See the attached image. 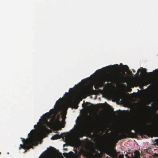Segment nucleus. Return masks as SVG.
<instances>
[{
    "instance_id": "obj_4",
    "label": "nucleus",
    "mask_w": 158,
    "mask_h": 158,
    "mask_svg": "<svg viewBox=\"0 0 158 158\" xmlns=\"http://www.w3.org/2000/svg\"><path fill=\"white\" fill-rule=\"evenodd\" d=\"M83 155L86 158H100L102 157L101 153L95 149H93L90 151H85Z\"/></svg>"
},
{
    "instance_id": "obj_20",
    "label": "nucleus",
    "mask_w": 158,
    "mask_h": 158,
    "mask_svg": "<svg viewBox=\"0 0 158 158\" xmlns=\"http://www.w3.org/2000/svg\"><path fill=\"white\" fill-rule=\"evenodd\" d=\"M86 81V80L85 79H84V80H83L82 81Z\"/></svg>"
},
{
    "instance_id": "obj_3",
    "label": "nucleus",
    "mask_w": 158,
    "mask_h": 158,
    "mask_svg": "<svg viewBox=\"0 0 158 158\" xmlns=\"http://www.w3.org/2000/svg\"><path fill=\"white\" fill-rule=\"evenodd\" d=\"M37 139L35 137H33L29 139H27L24 142L23 144H20L19 149L22 148L23 149H29L32 147L34 143L36 141Z\"/></svg>"
},
{
    "instance_id": "obj_5",
    "label": "nucleus",
    "mask_w": 158,
    "mask_h": 158,
    "mask_svg": "<svg viewBox=\"0 0 158 158\" xmlns=\"http://www.w3.org/2000/svg\"><path fill=\"white\" fill-rule=\"evenodd\" d=\"M120 134H117V138L118 140H120L124 139H126L127 138H134L135 137L128 132L125 129L120 132Z\"/></svg>"
},
{
    "instance_id": "obj_22",
    "label": "nucleus",
    "mask_w": 158,
    "mask_h": 158,
    "mask_svg": "<svg viewBox=\"0 0 158 158\" xmlns=\"http://www.w3.org/2000/svg\"><path fill=\"white\" fill-rule=\"evenodd\" d=\"M131 89H130V90H129V91L131 92Z\"/></svg>"
},
{
    "instance_id": "obj_23",
    "label": "nucleus",
    "mask_w": 158,
    "mask_h": 158,
    "mask_svg": "<svg viewBox=\"0 0 158 158\" xmlns=\"http://www.w3.org/2000/svg\"><path fill=\"white\" fill-rule=\"evenodd\" d=\"M65 94H67V95H68L69 94V93H65Z\"/></svg>"
},
{
    "instance_id": "obj_24",
    "label": "nucleus",
    "mask_w": 158,
    "mask_h": 158,
    "mask_svg": "<svg viewBox=\"0 0 158 158\" xmlns=\"http://www.w3.org/2000/svg\"><path fill=\"white\" fill-rule=\"evenodd\" d=\"M73 88H71V89H70L69 90H70V89H72L73 90Z\"/></svg>"
},
{
    "instance_id": "obj_25",
    "label": "nucleus",
    "mask_w": 158,
    "mask_h": 158,
    "mask_svg": "<svg viewBox=\"0 0 158 158\" xmlns=\"http://www.w3.org/2000/svg\"><path fill=\"white\" fill-rule=\"evenodd\" d=\"M46 114H48H48H49V113H46Z\"/></svg>"
},
{
    "instance_id": "obj_19",
    "label": "nucleus",
    "mask_w": 158,
    "mask_h": 158,
    "mask_svg": "<svg viewBox=\"0 0 158 158\" xmlns=\"http://www.w3.org/2000/svg\"><path fill=\"white\" fill-rule=\"evenodd\" d=\"M86 104L87 105H88L89 104V103L88 102H86Z\"/></svg>"
},
{
    "instance_id": "obj_13",
    "label": "nucleus",
    "mask_w": 158,
    "mask_h": 158,
    "mask_svg": "<svg viewBox=\"0 0 158 158\" xmlns=\"http://www.w3.org/2000/svg\"><path fill=\"white\" fill-rule=\"evenodd\" d=\"M66 118V116L64 115H62V118L63 120H64Z\"/></svg>"
},
{
    "instance_id": "obj_1",
    "label": "nucleus",
    "mask_w": 158,
    "mask_h": 158,
    "mask_svg": "<svg viewBox=\"0 0 158 158\" xmlns=\"http://www.w3.org/2000/svg\"><path fill=\"white\" fill-rule=\"evenodd\" d=\"M148 123L147 122L144 123L141 120L138 122L137 126H129L125 129L135 137L137 133L141 136L146 135L151 137H158V127L149 125Z\"/></svg>"
},
{
    "instance_id": "obj_31",
    "label": "nucleus",
    "mask_w": 158,
    "mask_h": 158,
    "mask_svg": "<svg viewBox=\"0 0 158 158\" xmlns=\"http://www.w3.org/2000/svg\"><path fill=\"white\" fill-rule=\"evenodd\" d=\"M98 71H100V70H98Z\"/></svg>"
},
{
    "instance_id": "obj_27",
    "label": "nucleus",
    "mask_w": 158,
    "mask_h": 158,
    "mask_svg": "<svg viewBox=\"0 0 158 158\" xmlns=\"http://www.w3.org/2000/svg\"><path fill=\"white\" fill-rule=\"evenodd\" d=\"M57 105L58 106H59V104H57Z\"/></svg>"
},
{
    "instance_id": "obj_10",
    "label": "nucleus",
    "mask_w": 158,
    "mask_h": 158,
    "mask_svg": "<svg viewBox=\"0 0 158 158\" xmlns=\"http://www.w3.org/2000/svg\"><path fill=\"white\" fill-rule=\"evenodd\" d=\"M50 130L47 128L45 125L43 126L42 129L40 131V133L43 135H45L49 133Z\"/></svg>"
},
{
    "instance_id": "obj_30",
    "label": "nucleus",
    "mask_w": 158,
    "mask_h": 158,
    "mask_svg": "<svg viewBox=\"0 0 158 158\" xmlns=\"http://www.w3.org/2000/svg\"><path fill=\"white\" fill-rule=\"evenodd\" d=\"M140 70V69H138V72Z\"/></svg>"
},
{
    "instance_id": "obj_21",
    "label": "nucleus",
    "mask_w": 158,
    "mask_h": 158,
    "mask_svg": "<svg viewBox=\"0 0 158 158\" xmlns=\"http://www.w3.org/2000/svg\"><path fill=\"white\" fill-rule=\"evenodd\" d=\"M64 125H63L62 126V127H63V128L64 127Z\"/></svg>"
},
{
    "instance_id": "obj_12",
    "label": "nucleus",
    "mask_w": 158,
    "mask_h": 158,
    "mask_svg": "<svg viewBox=\"0 0 158 158\" xmlns=\"http://www.w3.org/2000/svg\"><path fill=\"white\" fill-rule=\"evenodd\" d=\"M88 108L91 109H93L94 108V107L93 106H92V105H89L88 106H87Z\"/></svg>"
},
{
    "instance_id": "obj_9",
    "label": "nucleus",
    "mask_w": 158,
    "mask_h": 158,
    "mask_svg": "<svg viewBox=\"0 0 158 158\" xmlns=\"http://www.w3.org/2000/svg\"><path fill=\"white\" fill-rule=\"evenodd\" d=\"M60 122L58 118L56 119L55 122L53 121H52L51 122H48L47 120L46 121V125L47 127H49L50 128L54 124H58L59 123H61Z\"/></svg>"
},
{
    "instance_id": "obj_29",
    "label": "nucleus",
    "mask_w": 158,
    "mask_h": 158,
    "mask_svg": "<svg viewBox=\"0 0 158 158\" xmlns=\"http://www.w3.org/2000/svg\"><path fill=\"white\" fill-rule=\"evenodd\" d=\"M118 111H116V112H117V113H118Z\"/></svg>"
},
{
    "instance_id": "obj_26",
    "label": "nucleus",
    "mask_w": 158,
    "mask_h": 158,
    "mask_svg": "<svg viewBox=\"0 0 158 158\" xmlns=\"http://www.w3.org/2000/svg\"><path fill=\"white\" fill-rule=\"evenodd\" d=\"M98 121H99V119H98Z\"/></svg>"
},
{
    "instance_id": "obj_15",
    "label": "nucleus",
    "mask_w": 158,
    "mask_h": 158,
    "mask_svg": "<svg viewBox=\"0 0 158 158\" xmlns=\"http://www.w3.org/2000/svg\"><path fill=\"white\" fill-rule=\"evenodd\" d=\"M124 156L123 155H119V158H123Z\"/></svg>"
},
{
    "instance_id": "obj_17",
    "label": "nucleus",
    "mask_w": 158,
    "mask_h": 158,
    "mask_svg": "<svg viewBox=\"0 0 158 158\" xmlns=\"http://www.w3.org/2000/svg\"><path fill=\"white\" fill-rule=\"evenodd\" d=\"M128 70H129V71L130 73L131 74H132V72L129 69H128Z\"/></svg>"
},
{
    "instance_id": "obj_28",
    "label": "nucleus",
    "mask_w": 158,
    "mask_h": 158,
    "mask_svg": "<svg viewBox=\"0 0 158 158\" xmlns=\"http://www.w3.org/2000/svg\"><path fill=\"white\" fill-rule=\"evenodd\" d=\"M58 102V101H57V102H56V104H57V102Z\"/></svg>"
},
{
    "instance_id": "obj_18",
    "label": "nucleus",
    "mask_w": 158,
    "mask_h": 158,
    "mask_svg": "<svg viewBox=\"0 0 158 158\" xmlns=\"http://www.w3.org/2000/svg\"><path fill=\"white\" fill-rule=\"evenodd\" d=\"M36 127H37V125H35L34 126V127L35 128Z\"/></svg>"
},
{
    "instance_id": "obj_16",
    "label": "nucleus",
    "mask_w": 158,
    "mask_h": 158,
    "mask_svg": "<svg viewBox=\"0 0 158 158\" xmlns=\"http://www.w3.org/2000/svg\"><path fill=\"white\" fill-rule=\"evenodd\" d=\"M78 106L77 105V104L75 105V106H74V108L75 109H77L78 108Z\"/></svg>"
},
{
    "instance_id": "obj_11",
    "label": "nucleus",
    "mask_w": 158,
    "mask_h": 158,
    "mask_svg": "<svg viewBox=\"0 0 158 158\" xmlns=\"http://www.w3.org/2000/svg\"><path fill=\"white\" fill-rule=\"evenodd\" d=\"M64 134L62 133L60 135L56 134L51 138V139L52 140L60 139L62 137H64Z\"/></svg>"
},
{
    "instance_id": "obj_2",
    "label": "nucleus",
    "mask_w": 158,
    "mask_h": 158,
    "mask_svg": "<svg viewBox=\"0 0 158 158\" xmlns=\"http://www.w3.org/2000/svg\"><path fill=\"white\" fill-rule=\"evenodd\" d=\"M126 77L122 75V74H120L119 77H115L111 75H110L107 77H105L103 79V80L100 81L97 84L94 86V87L96 89H98L99 87L103 85L104 82L105 81H107L108 82L114 81H121L123 83L125 82L126 81Z\"/></svg>"
},
{
    "instance_id": "obj_7",
    "label": "nucleus",
    "mask_w": 158,
    "mask_h": 158,
    "mask_svg": "<svg viewBox=\"0 0 158 158\" xmlns=\"http://www.w3.org/2000/svg\"><path fill=\"white\" fill-rule=\"evenodd\" d=\"M140 154L139 152L136 150L134 152H129L125 154V156L128 158H140Z\"/></svg>"
},
{
    "instance_id": "obj_8",
    "label": "nucleus",
    "mask_w": 158,
    "mask_h": 158,
    "mask_svg": "<svg viewBox=\"0 0 158 158\" xmlns=\"http://www.w3.org/2000/svg\"><path fill=\"white\" fill-rule=\"evenodd\" d=\"M94 92V90L93 89V86H92L91 87L86 89L84 91L82 92V94L83 95H87V96H89L92 95Z\"/></svg>"
},
{
    "instance_id": "obj_6",
    "label": "nucleus",
    "mask_w": 158,
    "mask_h": 158,
    "mask_svg": "<svg viewBox=\"0 0 158 158\" xmlns=\"http://www.w3.org/2000/svg\"><path fill=\"white\" fill-rule=\"evenodd\" d=\"M105 153L111 157L112 158L118 157V154L116 149L113 148H107L105 150Z\"/></svg>"
},
{
    "instance_id": "obj_14",
    "label": "nucleus",
    "mask_w": 158,
    "mask_h": 158,
    "mask_svg": "<svg viewBox=\"0 0 158 158\" xmlns=\"http://www.w3.org/2000/svg\"><path fill=\"white\" fill-rule=\"evenodd\" d=\"M143 73H146V74L148 73L146 72L145 69H143Z\"/></svg>"
}]
</instances>
